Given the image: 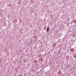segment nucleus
Masks as SVG:
<instances>
[{"instance_id": "1", "label": "nucleus", "mask_w": 76, "mask_h": 76, "mask_svg": "<svg viewBox=\"0 0 76 76\" xmlns=\"http://www.w3.org/2000/svg\"><path fill=\"white\" fill-rule=\"evenodd\" d=\"M47 32H48V31H49V28H48L47 29Z\"/></svg>"}, {"instance_id": "2", "label": "nucleus", "mask_w": 76, "mask_h": 76, "mask_svg": "<svg viewBox=\"0 0 76 76\" xmlns=\"http://www.w3.org/2000/svg\"><path fill=\"white\" fill-rule=\"evenodd\" d=\"M74 58H76V55H75L74 56Z\"/></svg>"}, {"instance_id": "3", "label": "nucleus", "mask_w": 76, "mask_h": 76, "mask_svg": "<svg viewBox=\"0 0 76 76\" xmlns=\"http://www.w3.org/2000/svg\"><path fill=\"white\" fill-rule=\"evenodd\" d=\"M38 73H39V72H38Z\"/></svg>"}]
</instances>
